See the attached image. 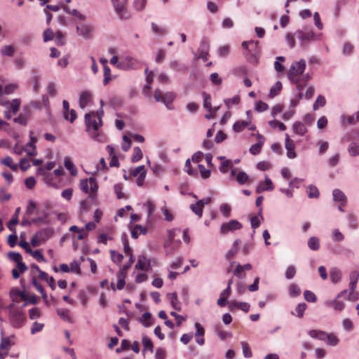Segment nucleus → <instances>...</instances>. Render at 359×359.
Here are the masks:
<instances>
[{
    "mask_svg": "<svg viewBox=\"0 0 359 359\" xmlns=\"http://www.w3.org/2000/svg\"><path fill=\"white\" fill-rule=\"evenodd\" d=\"M334 201L340 202L341 205H345L346 203V197L345 194L339 189H336L332 192Z\"/></svg>",
    "mask_w": 359,
    "mask_h": 359,
    "instance_id": "393cba45",
    "label": "nucleus"
},
{
    "mask_svg": "<svg viewBox=\"0 0 359 359\" xmlns=\"http://www.w3.org/2000/svg\"><path fill=\"white\" fill-rule=\"evenodd\" d=\"M147 233V230L146 228L142 226L141 225L136 224L131 231V236L136 239L140 234L145 235Z\"/></svg>",
    "mask_w": 359,
    "mask_h": 359,
    "instance_id": "a878e982",
    "label": "nucleus"
},
{
    "mask_svg": "<svg viewBox=\"0 0 359 359\" xmlns=\"http://www.w3.org/2000/svg\"><path fill=\"white\" fill-rule=\"evenodd\" d=\"M292 129L294 133L301 136H303L307 132V128L304 123L299 121H296L294 123Z\"/></svg>",
    "mask_w": 359,
    "mask_h": 359,
    "instance_id": "4be33fe9",
    "label": "nucleus"
},
{
    "mask_svg": "<svg viewBox=\"0 0 359 359\" xmlns=\"http://www.w3.org/2000/svg\"><path fill=\"white\" fill-rule=\"evenodd\" d=\"M304 299L309 302H316L317 300L316 294L310 291V290H305L304 292Z\"/></svg>",
    "mask_w": 359,
    "mask_h": 359,
    "instance_id": "09e8293b",
    "label": "nucleus"
},
{
    "mask_svg": "<svg viewBox=\"0 0 359 359\" xmlns=\"http://www.w3.org/2000/svg\"><path fill=\"white\" fill-rule=\"evenodd\" d=\"M349 125H354L359 121V110L353 115L342 117V122L344 124L345 121Z\"/></svg>",
    "mask_w": 359,
    "mask_h": 359,
    "instance_id": "2f4dec72",
    "label": "nucleus"
},
{
    "mask_svg": "<svg viewBox=\"0 0 359 359\" xmlns=\"http://www.w3.org/2000/svg\"><path fill=\"white\" fill-rule=\"evenodd\" d=\"M15 123L25 126L27 123V116L25 114H20L19 116L13 119Z\"/></svg>",
    "mask_w": 359,
    "mask_h": 359,
    "instance_id": "338daca9",
    "label": "nucleus"
},
{
    "mask_svg": "<svg viewBox=\"0 0 359 359\" xmlns=\"http://www.w3.org/2000/svg\"><path fill=\"white\" fill-rule=\"evenodd\" d=\"M32 284L35 287V288L38 290V292H39L41 293V297H42L45 304L47 306H48L49 302H48V295H47L43 287L42 286V285L38 282L36 278L34 276H33L32 278Z\"/></svg>",
    "mask_w": 359,
    "mask_h": 359,
    "instance_id": "dca6fc26",
    "label": "nucleus"
},
{
    "mask_svg": "<svg viewBox=\"0 0 359 359\" xmlns=\"http://www.w3.org/2000/svg\"><path fill=\"white\" fill-rule=\"evenodd\" d=\"M195 327H196V333H195V339L198 344L202 346L205 343V339H204V334H205V330L203 327L199 323H195Z\"/></svg>",
    "mask_w": 359,
    "mask_h": 359,
    "instance_id": "4468645a",
    "label": "nucleus"
},
{
    "mask_svg": "<svg viewBox=\"0 0 359 359\" xmlns=\"http://www.w3.org/2000/svg\"><path fill=\"white\" fill-rule=\"evenodd\" d=\"M110 254H111V259L113 262H118V263H120L122 262V260L123 259V256L121 254L116 252L114 250H111Z\"/></svg>",
    "mask_w": 359,
    "mask_h": 359,
    "instance_id": "680f3d73",
    "label": "nucleus"
},
{
    "mask_svg": "<svg viewBox=\"0 0 359 359\" xmlns=\"http://www.w3.org/2000/svg\"><path fill=\"white\" fill-rule=\"evenodd\" d=\"M77 33L83 36L86 39H88L90 37V33L92 32V28L87 25H80L76 27Z\"/></svg>",
    "mask_w": 359,
    "mask_h": 359,
    "instance_id": "aec40b11",
    "label": "nucleus"
},
{
    "mask_svg": "<svg viewBox=\"0 0 359 359\" xmlns=\"http://www.w3.org/2000/svg\"><path fill=\"white\" fill-rule=\"evenodd\" d=\"M142 344L145 349H149L151 351H153V343L147 337L144 336L142 337Z\"/></svg>",
    "mask_w": 359,
    "mask_h": 359,
    "instance_id": "e2e57ef3",
    "label": "nucleus"
},
{
    "mask_svg": "<svg viewBox=\"0 0 359 359\" xmlns=\"http://www.w3.org/2000/svg\"><path fill=\"white\" fill-rule=\"evenodd\" d=\"M190 208L198 217H202L203 208L201 206V203L197 201L196 203L191 204Z\"/></svg>",
    "mask_w": 359,
    "mask_h": 359,
    "instance_id": "ea45409f",
    "label": "nucleus"
},
{
    "mask_svg": "<svg viewBox=\"0 0 359 359\" xmlns=\"http://www.w3.org/2000/svg\"><path fill=\"white\" fill-rule=\"evenodd\" d=\"M11 108V111L13 114H16L20 109V101L18 99H13L11 102H10V106Z\"/></svg>",
    "mask_w": 359,
    "mask_h": 359,
    "instance_id": "49530a36",
    "label": "nucleus"
},
{
    "mask_svg": "<svg viewBox=\"0 0 359 359\" xmlns=\"http://www.w3.org/2000/svg\"><path fill=\"white\" fill-rule=\"evenodd\" d=\"M116 276H117V278H118V281H117V284H116V288L118 290H122L124 287V285L126 284V282H125L126 276L125 275H122L121 273H117Z\"/></svg>",
    "mask_w": 359,
    "mask_h": 359,
    "instance_id": "603ef678",
    "label": "nucleus"
},
{
    "mask_svg": "<svg viewBox=\"0 0 359 359\" xmlns=\"http://www.w3.org/2000/svg\"><path fill=\"white\" fill-rule=\"evenodd\" d=\"M20 283L22 286V290H20L18 288H13L10 292V296L14 302H19L20 298L22 300H28V293L25 291V286L23 285V279H21Z\"/></svg>",
    "mask_w": 359,
    "mask_h": 359,
    "instance_id": "1a4fd4ad",
    "label": "nucleus"
},
{
    "mask_svg": "<svg viewBox=\"0 0 359 359\" xmlns=\"http://www.w3.org/2000/svg\"><path fill=\"white\" fill-rule=\"evenodd\" d=\"M29 316L32 320L36 319L40 317L41 312L38 308L34 307L29 310Z\"/></svg>",
    "mask_w": 359,
    "mask_h": 359,
    "instance_id": "69168bd1",
    "label": "nucleus"
},
{
    "mask_svg": "<svg viewBox=\"0 0 359 359\" xmlns=\"http://www.w3.org/2000/svg\"><path fill=\"white\" fill-rule=\"evenodd\" d=\"M294 36L302 43L315 41L318 39V36L313 31L304 32L302 30H297L294 33Z\"/></svg>",
    "mask_w": 359,
    "mask_h": 359,
    "instance_id": "9d476101",
    "label": "nucleus"
},
{
    "mask_svg": "<svg viewBox=\"0 0 359 359\" xmlns=\"http://www.w3.org/2000/svg\"><path fill=\"white\" fill-rule=\"evenodd\" d=\"M310 337L325 341L328 345L336 346L339 339L334 334H327L323 331L313 330L309 332Z\"/></svg>",
    "mask_w": 359,
    "mask_h": 359,
    "instance_id": "20e7f679",
    "label": "nucleus"
},
{
    "mask_svg": "<svg viewBox=\"0 0 359 359\" xmlns=\"http://www.w3.org/2000/svg\"><path fill=\"white\" fill-rule=\"evenodd\" d=\"M257 140V143L252 145L250 148V152L253 155L258 154L261 152V149L264 143L265 138L263 135L258 134Z\"/></svg>",
    "mask_w": 359,
    "mask_h": 359,
    "instance_id": "f3484780",
    "label": "nucleus"
},
{
    "mask_svg": "<svg viewBox=\"0 0 359 359\" xmlns=\"http://www.w3.org/2000/svg\"><path fill=\"white\" fill-rule=\"evenodd\" d=\"M101 109L96 113L92 111L89 114H86L85 115V121L88 130L93 129V132L90 135L92 138L95 140L100 141V134L98 133V129L100 126H102V117L104 115V111L102 109L103 105V101L100 100Z\"/></svg>",
    "mask_w": 359,
    "mask_h": 359,
    "instance_id": "f257e3e1",
    "label": "nucleus"
},
{
    "mask_svg": "<svg viewBox=\"0 0 359 359\" xmlns=\"http://www.w3.org/2000/svg\"><path fill=\"white\" fill-rule=\"evenodd\" d=\"M43 38L45 42L51 41L54 38V33L51 29H46L43 33Z\"/></svg>",
    "mask_w": 359,
    "mask_h": 359,
    "instance_id": "13d9d810",
    "label": "nucleus"
},
{
    "mask_svg": "<svg viewBox=\"0 0 359 359\" xmlns=\"http://www.w3.org/2000/svg\"><path fill=\"white\" fill-rule=\"evenodd\" d=\"M259 41H243L242 43V47L245 49L248 50L249 51H253L255 50L257 47L258 46Z\"/></svg>",
    "mask_w": 359,
    "mask_h": 359,
    "instance_id": "4c0bfd02",
    "label": "nucleus"
},
{
    "mask_svg": "<svg viewBox=\"0 0 359 359\" xmlns=\"http://www.w3.org/2000/svg\"><path fill=\"white\" fill-rule=\"evenodd\" d=\"M36 141V137L31 136L30 142L26 144L25 152L29 156H34L37 154L36 147L34 146Z\"/></svg>",
    "mask_w": 359,
    "mask_h": 359,
    "instance_id": "6ab92c4d",
    "label": "nucleus"
},
{
    "mask_svg": "<svg viewBox=\"0 0 359 359\" xmlns=\"http://www.w3.org/2000/svg\"><path fill=\"white\" fill-rule=\"evenodd\" d=\"M80 189L86 194H90V196H93L98 189L97 180L95 177L89 179H83L79 183Z\"/></svg>",
    "mask_w": 359,
    "mask_h": 359,
    "instance_id": "39448f33",
    "label": "nucleus"
},
{
    "mask_svg": "<svg viewBox=\"0 0 359 359\" xmlns=\"http://www.w3.org/2000/svg\"><path fill=\"white\" fill-rule=\"evenodd\" d=\"M320 195L318 188L313 185L309 186L308 196L310 198H317Z\"/></svg>",
    "mask_w": 359,
    "mask_h": 359,
    "instance_id": "37998d69",
    "label": "nucleus"
},
{
    "mask_svg": "<svg viewBox=\"0 0 359 359\" xmlns=\"http://www.w3.org/2000/svg\"><path fill=\"white\" fill-rule=\"evenodd\" d=\"M201 176L203 179H208L210 177L211 171L209 169H206L204 165L198 164V165Z\"/></svg>",
    "mask_w": 359,
    "mask_h": 359,
    "instance_id": "8fccbe9b",
    "label": "nucleus"
},
{
    "mask_svg": "<svg viewBox=\"0 0 359 359\" xmlns=\"http://www.w3.org/2000/svg\"><path fill=\"white\" fill-rule=\"evenodd\" d=\"M28 254L31 255L39 262H46V259L40 250H29Z\"/></svg>",
    "mask_w": 359,
    "mask_h": 359,
    "instance_id": "58836bf2",
    "label": "nucleus"
},
{
    "mask_svg": "<svg viewBox=\"0 0 359 359\" xmlns=\"http://www.w3.org/2000/svg\"><path fill=\"white\" fill-rule=\"evenodd\" d=\"M175 97L173 93L167 92L164 93L163 103L166 106L168 109H172V103Z\"/></svg>",
    "mask_w": 359,
    "mask_h": 359,
    "instance_id": "bb28decb",
    "label": "nucleus"
},
{
    "mask_svg": "<svg viewBox=\"0 0 359 359\" xmlns=\"http://www.w3.org/2000/svg\"><path fill=\"white\" fill-rule=\"evenodd\" d=\"M308 247L312 250H318L320 248V241L316 236L311 237L308 241Z\"/></svg>",
    "mask_w": 359,
    "mask_h": 359,
    "instance_id": "72a5a7b5",
    "label": "nucleus"
},
{
    "mask_svg": "<svg viewBox=\"0 0 359 359\" xmlns=\"http://www.w3.org/2000/svg\"><path fill=\"white\" fill-rule=\"evenodd\" d=\"M274 189L272 181L269 178L266 177L264 183H259L257 188V192L260 193L264 191H272Z\"/></svg>",
    "mask_w": 359,
    "mask_h": 359,
    "instance_id": "a211bd4d",
    "label": "nucleus"
},
{
    "mask_svg": "<svg viewBox=\"0 0 359 359\" xmlns=\"http://www.w3.org/2000/svg\"><path fill=\"white\" fill-rule=\"evenodd\" d=\"M8 257L11 260L16 262V264L22 261V255L19 252H9L8 253Z\"/></svg>",
    "mask_w": 359,
    "mask_h": 359,
    "instance_id": "a18cd8bd",
    "label": "nucleus"
},
{
    "mask_svg": "<svg viewBox=\"0 0 359 359\" xmlns=\"http://www.w3.org/2000/svg\"><path fill=\"white\" fill-rule=\"evenodd\" d=\"M330 278L333 283H337L341 279V273L337 268H332L330 271Z\"/></svg>",
    "mask_w": 359,
    "mask_h": 359,
    "instance_id": "c756f323",
    "label": "nucleus"
},
{
    "mask_svg": "<svg viewBox=\"0 0 359 359\" xmlns=\"http://www.w3.org/2000/svg\"><path fill=\"white\" fill-rule=\"evenodd\" d=\"M285 146L287 150V156L289 158H294L297 156L296 152L294 151V142L290 138L288 134H285Z\"/></svg>",
    "mask_w": 359,
    "mask_h": 359,
    "instance_id": "f8f14e48",
    "label": "nucleus"
},
{
    "mask_svg": "<svg viewBox=\"0 0 359 359\" xmlns=\"http://www.w3.org/2000/svg\"><path fill=\"white\" fill-rule=\"evenodd\" d=\"M305 68L306 61L303 59L300 60L299 62H292L288 73L290 80L294 83H297Z\"/></svg>",
    "mask_w": 359,
    "mask_h": 359,
    "instance_id": "7ed1b4c3",
    "label": "nucleus"
},
{
    "mask_svg": "<svg viewBox=\"0 0 359 359\" xmlns=\"http://www.w3.org/2000/svg\"><path fill=\"white\" fill-rule=\"evenodd\" d=\"M143 154L141 149L138 147L133 148V155L131 156V161L133 163L137 162L142 158Z\"/></svg>",
    "mask_w": 359,
    "mask_h": 359,
    "instance_id": "f704fd0d",
    "label": "nucleus"
},
{
    "mask_svg": "<svg viewBox=\"0 0 359 359\" xmlns=\"http://www.w3.org/2000/svg\"><path fill=\"white\" fill-rule=\"evenodd\" d=\"M115 11L121 20L129 18L127 11L128 0H111Z\"/></svg>",
    "mask_w": 359,
    "mask_h": 359,
    "instance_id": "0eeeda50",
    "label": "nucleus"
},
{
    "mask_svg": "<svg viewBox=\"0 0 359 359\" xmlns=\"http://www.w3.org/2000/svg\"><path fill=\"white\" fill-rule=\"evenodd\" d=\"M306 307L307 306L305 303L299 304L295 309V311L297 312V316H298L299 318H302Z\"/></svg>",
    "mask_w": 359,
    "mask_h": 359,
    "instance_id": "864d4df0",
    "label": "nucleus"
},
{
    "mask_svg": "<svg viewBox=\"0 0 359 359\" xmlns=\"http://www.w3.org/2000/svg\"><path fill=\"white\" fill-rule=\"evenodd\" d=\"M240 102V97L238 95L234 96L232 98L224 100V102L228 109H229L233 104H237Z\"/></svg>",
    "mask_w": 359,
    "mask_h": 359,
    "instance_id": "bf43d9fd",
    "label": "nucleus"
},
{
    "mask_svg": "<svg viewBox=\"0 0 359 359\" xmlns=\"http://www.w3.org/2000/svg\"><path fill=\"white\" fill-rule=\"evenodd\" d=\"M282 89V83L280 81H277L271 88L269 93V97L273 98L279 94Z\"/></svg>",
    "mask_w": 359,
    "mask_h": 359,
    "instance_id": "e433bc0d",
    "label": "nucleus"
},
{
    "mask_svg": "<svg viewBox=\"0 0 359 359\" xmlns=\"http://www.w3.org/2000/svg\"><path fill=\"white\" fill-rule=\"evenodd\" d=\"M349 278L350 292L348 296V299L350 301H356L359 299V293L355 291L359 279V271L356 270L351 271Z\"/></svg>",
    "mask_w": 359,
    "mask_h": 359,
    "instance_id": "423d86ee",
    "label": "nucleus"
},
{
    "mask_svg": "<svg viewBox=\"0 0 359 359\" xmlns=\"http://www.w3.org/2000/svg\"><path fill=\"white\" fill-rule=\"evenodd\" d=\"M168 299L170 300L172 308L177 311L181 310V304L178 300L177 294L176 292H172L167 294Z\"/></svg>",
    "mask_w": 359,
    "mask_h": 359,
    "instance_id": "412c9836",
    "label": "nucleus"
},
{
    "mask_svg": "<svg viewBox=\"0 0 359 359\" xmlns=\"http://www.w3.org/2000/svg\"><path fill=\"white\" fill-rule=\"evenodd\" d=\"M1 341L0 344V359H4V357L8 354L9 349L13 344V342L11 341L13 336L4 337V332L1 331Z\"/></svg>",
    "mask_w": 359,
    "mask_h": 359,
    "instance_id": "6e6552de",
    "label": "nucleus"
},
{
    "mask_svg": "<svg viewBox=\"0 0 359 359\" xmlns=\"http://www.w3.org/2000/svg\"><path fill=\"white\" fill-rule=\"evenodd\" d=\"M65 167L69 170L73 176H76L78 173L77 168L69 157H65L64 161Z\"/></svg>",
    "mask_w": 359,
    "mask_h": 359,
    "instance_id": "cd10ccee",
    "label": "nucleus"
},
{
    "mask_svg": "<svg viewBox=\"0 0 359 359\" xmlns=\"http://www.w3.org/2000/svg\"><path fill=\"white\" fill-rule=\"evenodd\" d=\"M132 175L137 177V184L142 186L146 177V170L144 165L137 167L133 172Z\"/></svg>",
    "mask_w": 359,
    "mask_h": 359,
    "instance_id": "ddd939ff",
    "label": "nucleus"
},
{
    "mask_svg": "<svg viewBox=\"0 0 359 359\" xmlns=\"http://www.w3.org/2000/svg\"><path fill=\"white\" fill-rule=\"evenodd\" d=\"M238 183L243 184L248 180V176L245 172H240L236 177Z\"/></svg>",
    "mask_w": 359,
    "mask_h": 359,
    "instance_id": "774afa93",
    "label": "nucleus"
},
{
    "mask_svg": "<svg viewBox=\"0 0 359 359\" xmlns=\"http://www.w3.org/2000/svg\"><path fill=\"white\" fill-rule=\"evenodd\" d=\"M92 101V94L90 91L84 90L80 93L79 106L84 109Z\"/></svg>",
    "mask_w": 359,
    "mask_h": 359,
    "instance_id": "2eb2a0df",
    "label": "nucleus"
},
{
    "mask_svg": "<svg viewBox=\"0 0 359 359\" xmlns=\"http://www.w3.org/2000/svg\"><path fill=\"white\" fill-rule=\"evenodd\" d=\"M111 80V70L110 68L107 65L104 66V79L103 84L104 86L107 85Z\"/></svg>",
    "mask_w": 359,
    "mask_h": 359,
    "instance_id": "de8ad7c7",
    "label": "nucleus"
},
{
    "mask_svg": "<svg viewBox=\"0 0 359 359\" xmlns=\"http://www.w3.org/2000/svg\"><path fill=\"white\" fill-rule=\"evenodd\" d=\"M239 244L240 240H236L232 245V248L226 252V258L227 259H231L235 257V255L238 253L239 250Z\"/></svg>",
    "mask_w": 359,
    "mask_h": 359,
    "instance_id": "5701e85b",
    "label": "nucleus"
},
{
    "mask_svg": "<svg viewBox=\"0 0 359 359\" xmlns=\"http://www.w3.org/2000/svg\"><path fill=\"white\" fill-rule=\"evenodd\" d=\"M269 124L273 128L278 127L281 131H284L286 129V126L282 122L277 120L270 121Z\"/></svg>",
    "mask_w": 359,
    "mask_h": 359,
    "instance_id": "3c124183",
    "label": "nucleus"
},
{
    "mask_svg": "<svg viewBox=\"0 0 359 359\" xmlns=\"http://www.w3.org/2000/svg\"><path fill=\"white\" fill-rule=\"evenodd\" d=\"M36 234L39 239L44 242L52 236L53 230L49 228H46L37 231Z\"/></svg>",
    "mask_w": 359,
    "mask_h": 359,
    "instance_id": "b1692460",
    "label": "nucleus"
},
{
    "mask_svg": "<svg viewBox=\"0 0 359 359\" xmlns=\"http://www.w3.org/2000/svg\"><path fill=\"white\" fill-rule=\"evenodd\" d=\"M290 294L292 297H297L300 294L301 290L299 287L296 284L290 285L289 287Z\"/></svg>",
    "mask_w": 359,
    "mask_h": 359,
    "instance_id": "6e6d98bb",
    "label": "nucleus"
},
{
    "mask_svg": "<svg viewBox=\"0 0 359 359\" xmlns=\"http://www.w3.org/2000/svg\"><path fill=\"white\" fill-rule=\"evenodd\" d=\"M57 314L60 316L61 318L65 320H70L69 317V311L67 309H61L57 310Z\"/></svg>",
    "mask_w": 359,
    "mask_h": 359,
    "instance_id": "4d7b16f0",
    "label": "nucleus"
},
{
    "mask_svg": "<svg viewBox=\"0 0 359 359\" xmlns=\"http://www.w3.org/2000/svg\"><path fill=\"white\" fill-rule=\"evenodd\" d=\"M55 42L58 46H62L65 43V36L62 32L57 31L55 34Z\"/></svg>",
    "mask_w": 359,
    "mask_h": 359,
    "instance_id": "052dcab7",
    "label": "nucleus"
},
{
    "mask_svg": "<svg viewBox=\"0 0 359 359\" xmlns=\"http://www.w3.org/2000/svg\"><path fill=\"white\" fill-rule=\"evenodd\" d=\"M151 315L150 313H149V312L144 313L141 318V322H142V325L145 327L151 326Z\"/></svg>",
    "mask_w": 359,
    "mask_h": 359,
    "instance_id": "c03bdc74",
    "label": "nucleus"
},
{
    "mask_svg": "<svg viewBox=\"0 0 359 359\" xmlns=\"http://www.w3.org/2000/svg\"><path fill=\"white\" fill-rule=\"evenodd\" d=\"M326 103V100L324 96L320 95L317 97L316 100L315 101L313 108V110L318 109L319 107H324Z\"/></svg>",
    "mask_w": 359,
    "mask_h": 359,
    "instance_id": "a19ab883",
    "label": "nucleus"
},
{
    "mask_svg": "<svg viewBox=\"0 0 359 359\" xmlns=\"http://www.w3.org/2000/svg\"><path fill=\"white\" fill-rule=\"evenodd\" d=\"M250 120L237 121L233 124V129L234 131L239 133L243 131L246 127L250 126Z\"/></svg>",
    "mask_w": 359,
    "mask_h": 359,
    "instance_id": "7c9ffc66",
    "label": "nucleus"
},
{
    "mask_svg": "<svg viewBox=\"0 0 359 359\" xmlns=\"http://www.w3.org/2000/svg\"><path fill=\"white\" fill-rule=\"evenodd\" d=\"M112 239V236L107 233H100L97 237V242L107 245V241Z\"/></svg>",
    "mask_w": 359,
    "mask_h": 359,
    "instance_id": "5fc2aeb1",
    "label": "nucleus"
},
{
    "mask_svg": "<svg viewBox=\"0 0 359 359\" xmlns=\"http://www.w3.org/2000/svg\"><path fill=\"white\" fill-rule=\"evenodd\" d=\"M15 49L11 45H6L0 50V53L3 56L12 57L15 53Z\"/></svg>",
    "mask_w": 359,
    "mask_h": 359,
    "instance_id": "473e14b6",
    "label": "nucleus"
},
{
    "mask_svg": "<svg viewBox=\"0 0 359 359\" xmlns=\"http://www.w3.org/2000/svg\"><path fill=\"white\" fill-rule=\"evenodd\" d=\"M348 151L350 156H356L359 155V143L352 142L348 147Z\"/></svg>",
    "mask_w": 359,
    "mask_h": 359,
    "instance_id": "c9c22d12",
    "label": "nucleus"
},
{
    "mask_svg": "<svg viewBox=\"0 0 359 359\" xmlns=\"http://www.w3.org/2000/svg\"><path fill=\"white\" fill-rule=\"evenodd\" d=\"M339 299V298L337 297L332 302H327L326 303V305L328 306H330V307H333L334 309L336 311H342L345 307V304H344V302L340 301Z\"/></svg>",
    "mask_w": 359,
    "mask_h": 359,
    "instance_id": "c85d7f7f",
    "label": "nucleus"
},
{
    "mask_svg": "<svg viewBox=\"0 0 359 359\" xmlns=\"http://www.w3.org/2000/svg\"><path fill=\"white\" fill-rule=\"evenodd\" d=\"M242 224L237 220H231L227 223H224L221 226V233L226 234L229 231H233L235 230L241 229Z\"/></svg>",
    "mask_w": 359,
    "mask_h": 359,
    "instance_id": "9b49d317",
    "label": "nucleus"
},
{
    "mask_svg": "<svg viewBox=\"0 0 359 359\" xmlns=\"http://www.w3.org/2000/svg\"><path fill=\"white\" fill-rule=\"evenodd\" d=\"M203 107L206 110H212V104H211V97L209 94L203 92Z\"/></svg>",
    "mask_w": 359,
    "mask_h": 359,
    "instance_id": "79ce46f5",
    "label": "nucleus"
},
{
    "mask_svg": "<svg viewBox=\"0 0 359 359\" xmlns=\"http://www.w3.org/2000/svg\"><path fill=\"white\" fill-rule=\"evenodd\" d=\"M231 210V208L229 204L224 203L220 206L221 212L226 217L230 216V212Z\"/></svg>",
    "mask_w": 359,
    "mask_h": 359,
    "instance_id": "0e129e2a",
    "label": "nucleus"
},
{
    "mask_svg": "<svg viewBox=\"0 0 359 359\" xmlns=\"http://www.w3.org/2000/svg\"><path fill=\"white\" fill-rule=\"evenodd\" d=\"M7 309H8V318L11 325L15 328L21 327L25 320V316L20 309L14 306L13 304L9 305Z\"/></svg>",
    "mask_w": 359,
    "mask_h": 359,
    "instance_id": "f03ea898",
    "label": "nucleus"
}]
</instances>
